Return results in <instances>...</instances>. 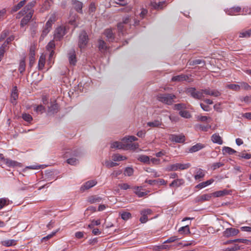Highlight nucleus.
Masks as SVG:
<instances>
[{"instance_id": "18", "label": "nucleus", "mask_w": 251, "mask_h": 251, "mask_svg": "<svg viewBox=\"0 0 251 251\" xmlns=\"http://www.w3.org/2000/svg\"><path fill=\"white\" fill-rule=\"evenodd\" d=\"M104 33L109 42H113L114 40L115 35L111 29H105Z\"/></svg>"}, {"instance_id": "8", "label": "nucleus", "mask_w": 251, "mask_h": 251, "mask_svg": "<svg viewBox=\"0 0 251 251\" xmlns=\"http://www.w3.org/2000/svg\"><path fill=\"white\" fill-rule=\"evenodd\" d=\"M188 93L194 98L196 99H201L203 97L202 91H197L195 88H190L187 90Z\"/></svg>"}, {"instance_id": "52", "label": "nucleus", "mask_w": 251, "mask_h": 251, "mask_svg": "<svg viewBox=\"0 0 251 251\" xmlns=\"http://www.w3.org/2000/svg\"><path fill=\"white\" fill-rule=\"evenodd\" d=\"M35 53L34 51L30 50V57H29V65L30 67H32L33 64L34 63L35 61Z\"/></svg>"}, {"instance_id": "59", "label": "nucleus", "mask_w": 251, "mask_h": 251, "mask_svg": "<svg viewBox=\"0 0 251 251\" xmlns=\"http://www.w3.org/2000/svg\"><path fill=\"white\" fill-rule=\"evenodd\" d=\"M55 43L54 41H50L47 46H46V49L48 51H51V50H53V49L55 48Z\"/></svg>"}, {"instance_id": "44", "label": "nucleus", "mask_w": 251, "mask_h": 251, "mask_svg": "<svg viewBox=\"0 0 251 251\" xmlns=\"http://www.w3.org/2000/svg\"><path fill=\"white\" fill-rule=\"evenodd\" d=\"M251 35V29L245 31L241 32L239 33V37L241 38H248Z\"/></svg>"}, {"instance_id": "17", "label": "nucleus", "mask_w": 251, "mask_h": 251, "mask_svg": "<svg viewBox=\"0 0 251 251\" xmlns=\"http://www.w3.org/2000/svg\"><path fill=\"white\" fill-rule=\"evenodd\" d=\"M58 109V105L55 102H50V105L48 106V112L49 113L54 114L57 112Z\"/></svg>"}, {"instance_id": "53", "label": "nucleus", "mask_w": 251, "mask_h": 251, "mask_svg": "<svg viewBox=\"0 0 251 251\" xmlns=\"http://www.w3.org/2000/svg\"><path fill=\"white\" fill-rule=\"evenodd\" d=\"M146 171L151 174V175L154 177H157L160 176V175L154 169L151 168H147Z\"/></svg>"}, {"instance_id": "26", "label": "nucleus", "mask_w": 251, "mask_h": 251, "mask_svg": "<svg viewBox=\"0 0 251 251\" xmlns=\"http://www.w3.org/2000/svg\"><path fill=\"white\" fill-rule=\"evenodd\" d=\"M214 179H210L209 180H208L206 181H204V182H202L201 183H199V184H198L197 186H196V188H199V189H201V188H203L207 186H208L209 185H210L211 184H212L213 182H214Z\"/></svg>"}, {"instance_id": "32", "label": "nucleus", "mask_w": 251, "mask_h": 251, "mask_svg": "<svg viewBox=\"0 0 251 251\" xmlns=\"http://www.w3.org/2000/svg\"><path fill=\"white\" fill-rule=\"evenodd\" d=\"M45 56L42 55L40 56L38 61V69L40 70H42L44 68L45 64Z\"/></svg>"}, {"instance_id": "63", "label": "nucleus", "mask_w": 251, "mask_h": 251, "mask_svg": "<svg viewBox=\"0 0 251 251\" xmlns=\"http://www.w3.org/2000/svg\"><path fill=\"white\" fill-rule=\"evenodd\" d=\"M152 211L150 209H145L142 210L140 212L141 215H145L147 216L148 215H150Z\"/></svg>"}, {"instance_id": "60", "label": "nucleus", "mask_w": 251, "mask_h": 251, "mask_svg": "<svg viewBox=\"0 0 251 251\" xmlns=\"http://www.w3.org/2000/svg\"><path fill=\"white\" fill-rule=\"evenodd\" d=\"M221 93L217 90L215 89H211L210 96L218 97L221 96Z\"/></svg>"}, {"instance_id": "47", "label": "nucleus", "mask_w": 251, "mask_h": 251, "mask_svg": "<svg viewBox=\"0 0 251 251\" xmlns=\"http://www.w3.org/2000/svg\"><path fill=\"white\" fill-rule=\"evenodd\" d=\"M226 87L235 91H239L240 90V86L239 84H229L227 85Z\"/></svg>"}, {"instance_id": "55", "label": "nucleus", "mask_w": 251, "mask_h": 251, "mask_svg": "<svg viewBox=\"0 0 251 251\" xmlns=\"http://www.w3.org/2000/svg\"><path fill=\"white\" fill-rule=\"evenodd\" d=\"M67 162L71 165H76L78 163V160L75 158L71 157L67 160Z\"/></svg>"}, {"instance_id": "45", "label": "nucleus", "mask_w": 251, "mask_h": 251, "mask_svg": "<svg viewBox=\"0 0 251 251\" xmlns=\"http://www.w3.org/2000/svg\"><path fill=\"white\" fill-rule=\"evenodd\" d=\"M241 10V8L239 7H233L228 10V14L230 15H235L236 13L239 12Z\"/></svg>"}, {"instance_id": "27", "label": "nucleus", "mask_w": 251, "mask_h": 251, "mask_svg": "<svg viewBox=\"0 0 251 251\" xmlns=\"http://www.w3.org/2000/svg\"><path fill=\"white\" fill-rule=\"evenodd\" d=\"M184 180L182 179H176L170 184V187H179L184 183Z\"/></svg>"}, {"instance_id": "31", "label": "nucleus", "mask_w": 251, "mask_h": 251, "mask_svg": "<svg viewBox=\"0 0 251 251\" xmlns=\"http://www.w3.org/2000/svg\"><path fill=\"white\" fill-rule=\"evenodd\" d=\"M17 87L15 86L13 88L12 91L11 95V102L14 103V101H15L18 98V94L17 92Z\"/></svg>"}, {"instance_id": "19", "label": "nucleus", "mask_w": 251, "mask_h": 251, "mask_svg": "<svg viewBox=\"0 0 251 251\" xmlns=\"http://www.w3.org/2000/svg\"><path fill=\"white\" fill-rule=\"evenodd\" d=\"M148 126L151 127H160L162 125L161 119L155 120L152 122H149L147 123Z\"/></svg>"}, {"instance_id": "33", "label": "nucleus", "mask_w": 251, "mask_h": 251, "mask_svg": "<svg viewBox=\"0 0 251 251\" xmlns=\"http://www.w3.org/2000/svg\"><path fill=\"white\" fill-rule=\"evenodd\" d=\"M138 160L144 163L150 164V159L149 156L146 155H140L138 158Z\"/></svg>"}, {"instance_id": "39", "label": "nucleus", "mask_w": 251, "mask_h": 251, "mask_svg": "<svg viewBox=\"0 0 251 251\" xmlns=\"http://www.w3.org/2000/svg\"><path fill=\"white\" fill-rule=\"evenodd\" d=\"M201 63H203V65H205V62L204 60H201V59H196V60H190L189 62H188V64L190 65V66H193V65H198V64H201Z\"/></svg>"}, {"instance_id": "62", "label": "nucleus", "mask_w": 251, "mask_h": 251, "mask_svg": "<svg viewBox=\"0 0 251 251\" xmlns=\"http://www.w3.org/2000/svg\"><path fill=\"white\" fill-rule=\"evenodd\" d=\"M224 165V164L222 162H216L212 164V168L213 170H215L218 168H220Z\"/></svg>"}, {"instance_id": "12", "label": "nucleus", "mask_w": 251, "mask_h": 251, "mask_svg": "<svg viewBox=\"0 0 251 251\" xmlns=\"http://www.w3.org/2000/svg\"><path fill=\"white\" fill-rule=\"evenodd\" d=\"M103 198L98 195H93L90 196L87 199V201L90 203H99L102 202Z\"/></svg>"}, {"instance_id": "56", "label": "nucleus", "mask_w": 251, "mask_h": 251, "mask_svg": "<svg viewBox=\"0 0 251 251\" xmlns=\"http://www.w3.org/2000/svg\"><path fill=\"white\" fill-rule=\"evenodd\" d=\"M104 165L106 167L110 168L118 166V164L117 163L106 160L105 161Z\"/></svg>"}, {"instance_id": "35", "label": "nucleus", "mask_w": 251, "mask_h": 251, "mask_svg": "<svg viewBox=\"0 0 251 251\" xmlns=\"http://www.w3.org/2000/svg\"><path fill=\"white\" fill-rule=\"evenodd\" d=\"M99 48L101 51L106 50L107 47L103 40L101 39L99 40Z\"/></svg>"}, {"instance_id": "50", "label": "nucleus", "mask_w": 251, "mask_h": 251, "mask_svg": "<svg viewBox=\"0 0 251 251\" xmlns=\"http://www.w3.org/2000/svg\"><path fill=\"white\" fill-rule=\"evenodd\" d=\"M239 85L240 86V89L242 88L245 90H249L251 89V86L245 82H241L239 83Z\"/></svg>"}, {"instance_id": "57", "label": "nucleus", "mask_w": 251, "mask_h": 251, "mask_svg": "<svg viewBox=\"0 0 251 251\" xmlns=\"http://www.w3.org/2000/svg\"><path fill=\"white\" fill-rule=\"evenodd\" d=\"M133 169L131 167H127L125 169L124 174L125 176H131L133 174Z\"/></svg>"}, {"instance_id": "40", "label": "nucleus", "mask_w": 251, "mask_h": 251, "mask_svg": "<svg viewBox=\"0 0 251 251\" xmlns=\"http://www.w3.org/2000/svg\"><path fill=\"white\" fill-rule=\"evenodd\" d=\"M178 232L180 234H187L190 233V232L189 226L188 225H186L180 227L178 230Z\"/></svg>"}, {"instance_id": "42", "label": "nucleus", "mask_w": 251, "mask_h": 251, "mask_svg": "<svg viewBox=\"0 0 251 251\" xmlns=\"http://www.w3.org/2000/svg\"><path fill=\"white\" fill-rule=\"evenodd\" d=\"M179 115L183 118L189 119L191 117V115L189 111L186 110H180L179 111Z\"/></svg>"}, {"instance_id": "46", "label": "nucleus", "mask_w": 251, "mask_h": 251, "mask_svg": "<svg viewBox=\"0 0 251 251\" xmlns=\"http://www.w3.org/2000/svg\"><path fill=\"white\" fill-rule=\"evenodd\" d=\"M25 59L21 60L19 64V71L21 74H22L25 70Z\"/></svg>"}, {"instance_id": "36", "label": "nucleus", "mask_w": 251, "mask_h": 251, "mask_svg": "<svg viewBox=\"0 0 251 251\" xmlns=\"http://www.w3.org/2000/svg\"><path fill=\"white\" fill-rule=\"evenodd\" d=\"M222 151L223 154L227 153L229 155L233 154L236 152V151L232 148L228 147H224L223 148Z\"/></svg>"}, {"instance_id": "14", "label": "nucleus", "mask_w": 251, "mask_h": 251, "mask_svg": "<svg viewBox=\"0 0 251 251\" xmlns=\"http://www.w3.org/2000/svg\"><path fill=\"white\" fill-rule=\"evenodd\" d=\"M68 58L70 64L75 65L76 62L75 52L74 50H71L68 53Z\"/></svg>"}, {"instance_id": "13", "label": "nucleus", "mask_w": 251, "mask_h": 251, "mask_svg": "<svg viewBox=\"0 0 251 251\" xmlns=\"http://www.w3.org/2000/svg\"><path fill=\"white\" fill-rule=\"evenodd\" d=\"M165 5V2L164 1H159L158 3L156 1H151L150 3L151 8L156 10L162 9Z\"/></svg>"}, {"instance_id": "15", "label": "nucleus", "mask_w": 251, "mask_h": 251, "mask_svg": "<svg viewBox=\"0 0 251 251\" xmlns=\"http://www.w3.org/2000/svg\"><path fill=\"white\" fill-rule=\"evenodd\" d=\"M212 196V193L203 194L201 196L197 197L196 199V201L198 202L208 201L211 199Z\"/></svg>"}, {"instance_id": "4", "label": "nucleus", "mask_w": 251, "mask_h": 251, "mask_svg": "<svg viewBox=\"0 0 251 251\" xmlns=\"http://www.w3.org/2000/svg\"><path fill=\"white\" fill-rule=\"evenodd\" d=\"M88 42V36L85 31H82L79 35L78 46L82 49H84Z\"/></svg>"}, {"instance_id": "5", "label": "nucleus", "mask_w": 251, "mask_h": 251, "mask_svg": "<svg viewBox=\"0 0 251 251\" xmlns=\"http://www.w3.org/2000/svg\"><path fill=\"white\" fill-rule=\"evenodd\" d=\"M132 22L131 19L130 17L127 16L124 17L123 19V22L122 23H120L117 25V27L119 30V31L123 35H124L126 32H125V26L127 24L131 25Z\"/></svg>"}, {"instance_id": "34", "label": "nucleus", "mask_w": 251, "mask_h": 251, "mask_svg": "<svg viewBox=\"0 0 251 251\" xmlns=\"http://www.w3.org/2000/svg\"><path fill=\"white\" fill-rule=\"evenodd\" d=\"M33 108L34 110L38 114H42L45 111V108L42 105H35Z\"/></svg>"}, {"instance_id": "22", "label": "nucleus", "mask_w": 251, "mask_h": 251, "mask_svg": "<svg viewBox=\"0 0 251 251\" xmlns=\"http://www.w3.org/2000/svg\"><path fill=\"white\" fill-rule=\"evenodd\" d=\"M229 191L226 189L216 191L212 193L213 196L215 197H220L228 195Z\"/></svg>"}, {"instance_id": "29", "label": "nucleus", "mask_w": 251, "mask_h": 251, "mask_svg": "<svg viewBox=\"0 0 251 251\" xmlns=\"http://www.w3.org/2000/svg\"><path fill=\"white\" fill-rule=\"evenodd\" d=\"M26 2V0H23L19 2L17 5L13 6L11 9V13H14L17 11L22 7H23Z\"/></svg>"}, {"instance_id": "7", "label": "nucleus", "mask_w": 251, "mask_h": 251, "mask_svg": "<svg viewBox=\"0 0 251 251\" xmlns=\"http://www.w3.org/2000/svg\"><path fill=\"white\" fill-rule=\"evenodd\" d=\"M66 33V29L64 27L59 26L54 31V39L58 41L61 40Z\"/></svg>"}, {"instance_id": "41", "label": "nucleus", "mask_w": 251, "mask_h": 251, "mask_svg": "<svg viewBox=\"0 0 251 251\" xmlns=\"http://www.w3.org/2000/svg\"><path fill=\"white\" fill-rule=\"evenodd\" d=\"M68 151L66 152V154L70 153L73 156H79L82 154L81 152L79 150L75 149L74 151H70V150H68Z\"/></svg>"}, {"instance_id": "49", "label": "nucleus", "mask_w": 251, "mask_h": 251, "mask_svg": "<svg viewBox=\"0 0 251 251\" xmlns=\"http://www.w3.org/2000/svg\"><path fill=\"white\" fill-rule=\"evenodd\" d=\"M22 118L26 122L30 123L32 121L33 118L32 116L27 113H23L22 114Z\"/></svg>"}, {"instance_id": "23", "label": "nucleus", "mask_w": 251, "mask_h": 251, "mask_svg": "<svg viewBox=\"0 0 251 251\" xmlns=\"http://www.w3.org/2000/svg\"><path fill=\"white\" fill-rule=\"evenodd\" d=\"M204 147V146L201 143H198L194 146H193L190 149L189 152L191 153L195 152L198 151L201 149H203Z\"/></svg>"}, {"instance_id": "37", "label": "nucleus", "mask_w": 251, "mask_h": 251, "mask_svg": "<svg viewBox=\"0 0 251 251\" xmlns=\"http://www.w3.org/2000/svg\"><path fill=\"white\" fill-rule=\"evenodd\" d=\"M112 158L114 161H119L126 159V157L121 155L120 154H114L112 155Z\"/></svg>"}, {"instance_id": "9", "label": "nucleus", "mask_w": 251, "mask_h": 251, "mask_svg": "<svg viewBox=\"0 0 251 251\" xmlns=\"http://www.w3.org/2000/svg\"><path fill=\"white\" fill-rule=\"evenodd\" d=\"M239 232L238 229L235 228H227L223 233L224 237L229 238L237 235Z\"/></svg>"}, {"instance_id": "64", "label": "nucleus", "mask_w": 251, "mask_h": 251, "mask_svg": "<svg viewBox=\"0 0 251 251\" xmlns=\"http://www.w3.org/2000/svg\"><path fill=\"white\" fill-rule=\"evenodd\" d=\"M241 101H244L247 103L251 102V96H246L241 98Z\"/></svg>"}, {"instance_id": "61", "label": "nucleus", "mask_w": 251, "mask_h": 251, "mask_svg": "<svg viewBox=\"0 0 251 251\" xmlns=\"http://www.w3.org/2000/svg\"><path fill=\"white\" fill-rule=\"evenodd\" d=\"M58 230H56L54 231H53L50 234L43 237L42 239V241H44V240H48V239L51 238V237H52L53 236H54L55 235V234L58 232Z\"/></svg>"}, {"instance_id": "48", "label": "nucleus", "mask_w": 251, "mask_h": 251, "mask_svg": "<svg viewBox=\"0 0 251 251\" xmlns=\"http://www.w3.org/2000/svg\"><path fill=\"white\" fill-rule=\"evenodd\" d=\"M240 249V247L238 245H234L232 246L223 249V251H236Z\"/></svg>"}, {"instance_id": "16", "label": "nucleus", "mask_w": 251, "mask_h": 251, "mask_svg": "<svg viewBox=\"0 0 251 251\" xmlns=\"http://www.w3.org/2000/svg\"><path fill=\"white\" fill-rule=\"evenodd\" d=\"M128 145H125L122 142L115 141L111 144V148H116L117 149L126 150L127 149Z\"/></svg>"}, {"instance_id": "6", "label": "nucleus", "mask_w": 251, "mask_h": 251, "mask_svg": "<svg viewBox=\"0 0 251 251\" xmlns=\"http://www.w3.org/2000/svg\"><path fill=\"white\" fill-rule=\"evenodd\" d=\"M3 164L6 165L8 167H15L18 166L19 163L8 158H5L3 155L0 153V166H2Z\"/></svg>"}, {"instance_id": "21", "label": "nucleus", "mask_w": 251, "mask_h": 251, "mask_svg": "<svg viewBox=\"0 0 251 251\" xmlns=\"http://www.w3.org/2000/svg\"><path fill=\"white\" fill-rule=\"evenodd\" d=\"M134 193L138 196L139 198H141L148 195L147 192H143L142 191V188L141 187H135L134 188Z\"/></svg>"}, {"instance_id": "25", "label": "nucleus", "mask_w": 251, "mask_h": 251, "mask_svg": "<svg viewBox=\"0 0 251 251\" xmlns=\"http://www.w3.org/2000/svg\"><path fill=\"white\" fill-rule=\"evenodd\" d=\"M211 140L214 143H217L219 145H222L223 144V140L218 134L215 133L212 135L211 136Z\"/></svg>"}, {"instance_id": "11", "label": "nucleus", "mask_w": 251, "mask_h": 251, "mask_svg": "<svg viewBox=\"0 0 251 251\" xmlns=\"http://www.w3.org/2000/svg\"><path fill=\"white\" fill-rule=\"evenodd\" d=\"M97 183V181L95 180H91L86 182L84 183L80 188V190L82 192L86 190L89 189L95 185Z\"/></svg>"}, {"instance_id": "20", "label": "nucleus", "mask_w": 251, "mask_h": 251, "mask_svg": "<svg viewBox=\"0 0 251 251\" xmlns=\"http://www.w3.org/2000/svg\"><path fill=\"white\" fill-rule=\"evenodd\" d=\"M72 3L74 5L75 8L77 12L82 13L83 3L81 2L76 0H73Z\"/></svg>"}, {"instance_id": "24", "label": "nucleus", "mask_w": 251, "mask_h": 251, "mask_svg": "<svg viewBox=\"0 0 251 251\" xmlns=\"http://www.w3.org/2000/svg\"><path fill=\"white\" fill-rule=\"evenodd\" d=\"M188 78L187 75H178L174 76L172 78V81H182L184 80H186Z\"/></svg>"}, {"instance_id": "3", "label": "nucleus", "mask_w": 251, "mask_h": 251, "mask_svg": "<svg viewBox=\"0 0 251 251\" xmlns=\"http://www.w3.org/2000/svg\"><path fill=\"white\" fill-rule=\"evenodd\" d=\"M191 166L190 163L181 164L176 163L169 165L167 167L169 171H176L178 170H184L188 169Z\"/></svg>"}, {"instance_id": "1", "label": "nucleus", "mask_w": 251, "mask_h": 251, "mask_svg": "<svg viewBox=\"0 0 251 251\" xmlns=\"http://www.w3.org/2000/svg\"><path fill=\"white\" fill-rule=\"evenodd\" d=\"M36 3L35 1H32L29 2L24 8L20 11L16 16V18L20 19L22 16L26 14V15L22 19L21 25L24 26L28 23L32 17L34 10L32 9Z\"/></svg>"}, {"instance_id": "10", "label": "nucleus", "mask_w": 251, "mask_h": 251, "mask_svg": "<svg viewBox=\"0 0 251 251\" xmlns=\"http://www.w3.org/2000/svg\"><path fill=\"white\" fill-rule=\"evenodd\" d=\"M169 140L173 142L183 143L185 141V136L181 134H171L169 136Z\"/></svg>"}, {"instance_id": "43", "label": "nucleus", "mask_w": 251, "mask_h": 251, "mask_svg": "<svg viewBox=\"0 0 251 251\" xmlns=\"http://www.w3.org/2000/svg\"><path fill=\"white\" fill-rule=\"evenodd\" d=\"M9 201V200L7 198H4L0 199V210L4 206L8 205Z\"/></svg>"}, {"instance_id": "54", "label": "nucleus", "mask_w": 251, "mask_h": 251, "mask_svg": "<svg viewBox=\"0 0 251 251\" xmlns=\"http://www.w3.org/2000/svg\"><path fill=\"white\" fill-rule=\"evenodd\" d=\"M186 108V105L185 104L183 103H178L176 104L174 106V109L175 110H179V111L180 110H182Z\"/></svg>"}, {"instance_id": "51", "label": "nucleus", "mask_w": 251, "mask_h": 251, "mask_svg": "<svg viewBox=\"0 0 251 251\" xmlns=\"http://www.w3.org/2000/svg\"><path fill=\"white\" fill-rule=\"evenodd\" d=\"M137 139H138L135 136H126V137H124L122 139V141L123 142L126 141V142H132L133 141H137Z\"/></svg>"}, {"instance_id": "30", "label": "nucleus", "mask_w": 251, "mask_h": 251, "mask_svg": "<svg viewBox=\"0 0 251 251\" xmlns=\"http://www.w3.org/2000/svg\"><path fill=\"white\" fill-rule=\"evenodd\" d=\"M17 241L14 239L4 240L1 242V244L5 247H11L16 245Z\"/></svg>"}, {"instance_id": "2", "label": "nucleus", "mask_w": 251, "mask_h": 251, "mask_svg": "<svg viewBox=\"0 0 251 251\" xmlns=\"http://www.w3.org/2000/svg\"><path fill=\"white\" fill-rule=\"evenodd\" d=\"M176 96L172 94H159L157 95V100L167 105H171Z\"/></svg>"}, {"instance_id": "38", "label": "nucleus", "mask_w": 251, "mask_h": 251, "mask_svg": "<svg viewBox=\"0 0 251 251\" xmlns=\"http://www.w3.org/2000/svg\"><path fill=\"white\" fill-rule=\"evenodd\" d=\"M121 218L126 221L131 218V214L128 212L122 211L120 213Z\"/></svg>"}, {"instance_id": "28", "label": "nucleus", "mask_w": 251, "mask_h": 251, "mask_svg": "<svg viewBox=\"0 0 251 251\" xmlns=\"http://www.w3.org/2000/svg\"><path fill=\"white\" fill-rule=\"evenodd\" d=\"M195 126L197 130L203 131H207L211 128V126L210 125L204 126L201 124H197Z\"/></svg>"}, {"instance_id": "58", "label": "nucleus", "mask_w": 251, "mask_h": 251, "mask_svg": "<svg viewBox=\"0 0 251 251\" xmlns=\"http://www.w3.org/2000/svg\"><path fill=\"white\" fill-rule=\"evenodd\" d=\"M204 176V173L203 172L202 170L200 169L197 172V174L195 176V179L198 180L203 177Z\"/></svg>"}]
</instances>
